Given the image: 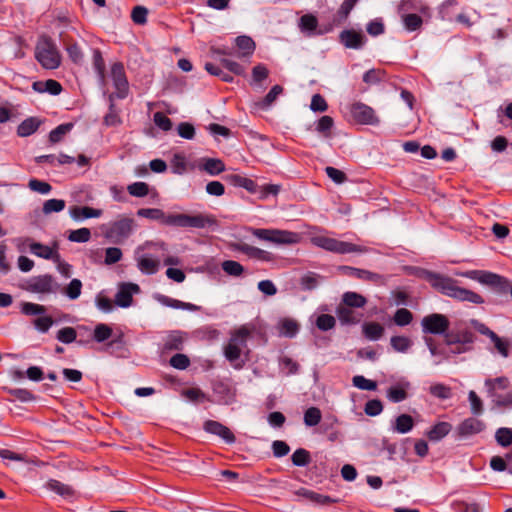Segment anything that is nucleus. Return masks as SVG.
Segmentation results:
<instances>
[{
  "instance_id": "obj_1",
  "label": "nucleus",
  "mask_w": 512,
  "mask_h": 512,
  "mask_svg": "<svg viewBox=\"0 0 512 512\" xmlns=\"http://www.w3.org/2000/svg\"><path fill=\"white\" fill-rule=\"evenodd\" d=\"M423 278L440 293L458 301H467L474 304L484 303V299L478 293L457 286V281L442 274L424 270Z\"/></svg>"
},
{
  "instance_id": "obj_2",
  "label": "nucleus",
  "mask_w": 512,
  "mask_h": 512,
  "mask_svg": "<svg viewBox=\"0 0 512 512\" xmlns=\"http://www.w3.org/2000/svg\"><path fill=\"white\" fill-rule=\"evenodd\" d=\"M253 329L243 325L232 332L228 344L224 347V355L234 368L240 369L244 362L240 360L243 348L247 347V340L252 334Z\"/></svg>"
},
{
  "instance_id": "obj_3",
  "label": "nucleus",
  "mask_w": 512,
  "mask_h": 512,
  "mask_svg": "<svg viewBox=\"0 0 512 512\" xmlns=\"http://www.w3.org/2000/svg\"><path fill=\"white\" fill-rule=\"evenodd\" d=\"M35 58L39 64L48 70L57 69L61 64V54L53 39L41 35L35 46Z\"/></svg>"
},
{
  "instance_id": "obj_4",
  "label": "nucleus",
  "mask_w": 512,
  "mask_h": 512,
  "mask_svg": "<svg viewBox=\"0 0 512 512\" xmlns=\"http://www.w3.org/2000/svg\"><path fill=\"white\" fill-rule=\"evenodd\" d=\"M170 223H172V227L180 228L206 229L218 226V221L215 216L206 213H197L193 215L173 213V218L170 219Z\"/></svg>"
},
{
  "instance_id": "obj_5",
  "label": "nucleus",
  "mask_w": 512,
  "mask_h": 512,
  "mask_svg": "<svg viewBox=\"0 0 512 512\" xmlns=\"http://www.w3.org/2000/svg\"><path fill=\"white\" fill-rule=\"evenodd\" d=\"M311 243L319 248L337 254L366 253L368 251L366 246L356 245L322 235L312 236Z\"/></svg>"
},
{
  "instance_id": "obj_6",
  "label": "nucleus",
  "mask_w": 512,
  "mask_h": 512,
  "mask_svg": "<svg viewBox=\"0 0 512 512\" xmlns=\"http://www.w3.org/2000/svg\"><path fill=\"white\" fill-rule=\"evenodd\" d=\"M24 289L30 293L56 294L61 290V285L50 274H43L29 278Z\"/></svg>"
},
{
  "instance_id": "obj_7",
  "label": "nucleus",
  "mask_w": 512,
  "mask_h": 512,
  "mask_svg": "<svg viewBox=\"0 0 512 512\" xmlns=\"http://www.w3.org/2000/svg\"><path fill=\"white\" fill-rule=\"evenodd\" d=\"M135 221L130 217H121L112 222L104 235L113 243H120L127 239L133 232Z\"/></svg>"
},
{
  "instance_id": "obj_8",
  "label": "nucleus",
  "mask_w": 512,
  "mask_h": 512,
  "mask_svg": "<svg viewBox=\"0 0 512 512\" xmlns=\"http://www.w3.org/2000/svg\"><path fill=\"white\" fill-rule=\"evenodd\" d=\"M253 235L260 240L277 244H294L299 241V234L287 230L278 229H253Z\"/></svg>"
},
{
  "instance_id": "obj_9",
  "label": "nucleus",
  "mask_w": 512,
  "mask_h": 512,
  "mask_svg": "<svg viewBox=\"0 0 512 512\" xmlns=\"http://www.w3.org/2000/svg\"><path fill=\"white\" fill-rule=\"evenodd\" d=\"M422 330L424 333L443 335L449 331L450 321L449 319L440 313H433L425 316L422 321Z\"/></svg>"
},
{
  "instance_id": "obj_10",
  "label": "nucleus",
  "mask_w": 512,
  "mask_h": 512,
  "mask_svg": "<svg viewBox=\"0 0 512 512\" xmlns=\"http://www.w3.org/2000/svg\"><path fill=\"white\" fill-rule=\"evenodd\" d=\"M335 26L336 25L332 21L318 29V19L313 14H305L301 16L298 23L300 31L309 37L331 32Z\"/></svg>"
},
{
  "instance_id": "obj_11",
  "label": "nucleus",
  "mask_w": 512,
  "mask_h": 512,
  "mask_svg": "<svg viewBox=\"0 0 512 512\" xmlns=\"http://www.w3.org/2000/svg\"><path fill=\"white\" fill-rule=\"evenodd\" d=\"M16 241L18 247H20L22 244H27L31 253L40 258L59 262L60 254L58 253L57 249L51 248L39 242H34L31 238H18Z\"/></svg>"
},
{
  "instance_id": "obj_12",
  "label": "nucleus",
  "mask_w": 512,
  "mask_h": 512,
  "mask_svg": "<svg viewBox=\"0 0 512 512\" xmlns=\"http://www.w3.org/2000/svg\"><path fill=\"white\" fill-rule=\"evenodd\" d=\"M351 115L355 122L362 125H378L380 120L374 109L364 103L357 102L351 106Z\"/></svg>"
},
{
  "instance_id": "obj_13",
  "label": "nucleus",
  "mask_w": 512,
  "mask_h": 512,
  "mask_svg": "<svg viewBox=\"0 0 512 512\" xmlns=\"http://www.w3.org/2000/svg\"><path fill=\"white\" fill-rule=\"evenodd\" d=\"M111 78L116 89L115 96L119 99L126 98L129 91V84L124 65L121 62H116L111 66Z\"/></svg>"
},
{
  "instance_id": "obj_14",
  "label": "nucleus",
  "mask_w": 512,
  "mask_h": 512,
  "mask_svg": "<svg viewBox=\"0 0 512 512\" xmlns=\"http://www.w3.org/2000/svg\"><path fill=\"white\" fill-rule=\"evenodd\" d=\"M486 424L477 418L468 417L456 427V434L460 439H465L484 431Z\"/></svg>"
},
{
  "instance_id": "obj_15",
  "label": "nucleus",
  "mask_w": 512,
  "mask_h": 512,
  "mask_svg": "<svg viewBox=\"0 0 512 512\" xmlns=\"http://www.w3.org/2000/svg\"><path fill=\"white\" fill-rule=\"evenodd\" d=\"M152 245V243H146L143 246H139L135 251V259L137 261V266L139 270L144 274H155L159 269V261L157 259L152 258L147 254H142L141 252L148 246Z\"/></svg>"
},
{
  "instance_id": "obj_16",
  "label": "nucleus",
  "mask_w": 512,
  "mask_h": 512,
  "mask_svg": "<svg viewBox=\"0 0 512 512\" xmlns=\"http://www.w3.org/2000/svg\"><path fill=\"white\" fill-rule=\"evenodd\" d=\"M204 431L207 433L216 435L224 440L227 444H233L236 441V437L233 432L222 423L215 420H207L203 425Z\"/></svg>"
},
{
  "instance_id": "obj_17",
  "label": "nucleus",
  "mask_w": 512,
  "mask_h": 512,
  "mask_svg": "<svg viewBox=\"0 0 512 512\" xmlns=\"http://www.w3.org/2000/svg\"><path fill=\"white\" fill-rule=\"evenodd\" d=\"M140 291L137 284L121 283L115 295V304L122 308H127L132 304L133 293Z\"/></svg>"
},
{
  "instance_id": "obj_18",
  "label": "nucleus",
  "mask_w": 512,
  "mask_h": 512,
  "mask_svg": "<svg viewBox=\"0 0 512 512\" xmlns=\"http://www.w3.org/2000/svg\"><path fill=\"white\" fill-rule=\"evenodd\" d=\"M340 42L349 49H361L367 39L365 35L360 31H355L353 29L343 30L339 35Z\"/></svg>"
},
{
  "instance_id": "obj_19",
  "label": "nucleus",
  "mask_w": 512,
  "mask_h": 512,
  "mask_svg": "<svg viewBox=\"0 0 512 512\" xmlns=\"http://www.w3.org/2000/svg\"><path fill=\"white\" fill-rule=\"evenodd\" d=\"M475 335L468 329L458 331H448L444 337L447 345L453 346L455 344L470 345L474 342Z\"/></svg>"
},
{
  "instance_id": "obj_20",
  "label": "nucleus",
  "mask_w": 512,
  "mask_h": 512,
  "mask_svg": "<svg viewBox=\"0 0 512 512\" xmlns=\"http://www.w3.org/2000/svg\"><path fill=\"white\" fill-rule=\"evenodd\" d=\"M187 338V333L174 330L171 331L163 340V351H180L184 347V342Z\"/></svg>"
},
{
  "instance_id": "obj_21",
  "label": "nucleus",
  "mask_w": 512,
  "mask_h": 512,
  "mask_svg": "<svg viewBox=\"0 0 512 512\" xmlns=\"http://www.w3.org/2000/svg\"><path fill=\"white\" fill-rule=\"evenodd\" d=\"M139 217L156 220L166 226H172L170 219L173 218V214H166L159 208H141L137 211Z\"/></svg>"
},
{
  "instance_id": "obj_22",
  "label": "nucleus",
  "mask_w": 512,
  "mask_h": 512,
  "mask_svg": "<svg viewBox=\"0 0 512 512\" xmlns=\"http://www.w3.org/2000/svg\"><path fill=\"white\" fill-rule=\"evenodd\" d=\"M155 299L162 305L174 308V309H182V310H188V311H199L200 306H197L195 304L189 303V302H183L178 299L171 298L169 296L163 295V294H156Z\"/></svg>"
},
{
  "instance_id": "obj_23",
  "label": "nucleus",
  "mask_w": 512,
  "mask_h": 512,
  "mask_svg": "<svg viewBox=\"0 0 512 512\" xmlns=\"http://www.w3.org/2000/svg\"><path fill=\"white\" fill-rule=\"evenodd\" d=\"M237 249L238 251L253 259H257L264 262H270L274 260V256L271 252L262 250L258 247L251 246L246 243L240 244Z\"/></svg>"
},
{
  "instance_id": "obj_24",
  "label": "nucleus",
  "mask_w": 512,
  "mask_h": 512,
  "mask_svg": "<svg viewBox=\"0 0 512 512\" xmlns=\"http://www.w3.org/2000/svg\"><path fill=\"white\" fill-rule=\"evenodd\" d=\"M69 214L75 221H79L83 218H98L103 211L89 206H73L70 207Z\"/></svg>"
},
{
  "instance_id": "obj_25",
  "label": "nucleus",
  "mask_w": 512,
  "mask_h": 512,
  "mask_svg": "<svg viewBox=\"0 0 512 512\" xmlns=\"http://www.w3.org/2000/svg\"><path fill=\"white\" fill-rule=\"evenodd\" d=\"M340 269L343 271L345 275L361 280L376 282L381 278L379 274L373 273L365 269L355 268L351 266H342Z\"/></svg>"
},
{
  "instance_id": "obj_26",
  "label": "nucleus",
  "mask_w": 512,
  "mask_h": 512,
  "mask_svg": "<svg viewBox=\"0 0 512 512\" xmlns=\"http://www.w3.org/2000/svg\"><path fill=\"white\" fill-rule=\"evenodd\" d=\"M226 179L235 187L244 188L253 194L258 193V184L250 178L241 176L239 174H231L228 175Z\"/></svg>"
},
{
  "instance_id": "obj_27",
  "label": "nucleus",
  "mask_w": 512,
  "mask_h": 512,
  "mask_svg": "<svg viewBox=\"0 0 512 512\" xmlns=\"http://www.w3.org/2000/svg\"><path fill=\"white\" fill-rule=\"evenodd\" d=\"M43 121L38 117H29L23 120L17 127V135L20 137H28L35 133Z\"/></svg>"
},
{
  "instance_id": "obj_28",
  "label": "nucleus",
  "mask_w": 512,
  "mask_h": 512,
  "mask_svg": "<svg viewBox=\"0 0 512 512\" xmlns=\"http://www.w3.org/2000/svg\"><path fill=\"white\" fill-rule=\"evenodd\" d=\"M45 486L50 491H53L65 499L72 498L75 495V491L71 486L64 484L56 479H50L47 481Z\"/></svg>"
},
{
  "instance_id": "obj_29",
  "label": "nucleus",
  "mask_w": 512,
  "mask_h": 512,
  "mask_svg": "<svg viewBox=\"0 0 512 512\" xmlns=\"http://www.w3.org/2000/svg\"><path fill=\"white\" fill-rule=\"evenodd\" d=\"M235 44L239 49L238 57L251 56L255 51V42L249 36L242 35L235 38Z\"/></svg>"
},
{
  "instance_id": "obj_30",
  "label": "nucleus",
  "mask_w": 512,
  "mask_h": 512,
  "mask_svg": "<svg viewBox=\"0 0 512 512\" xmlns=\"http://www.w3.org/2000/svg\"><path fill=\"white\" fill-rule=\"evenodd\" d=\"M509 384L508 378L504 376L494 379L488 378L485 380V386L487 388L488 395L491 398L499 395V393L496 392L497 389L506 390L509 387Z\"/></svg>"
},
{
  "instance_id": "obj_31",
  "label": "nucleus",
  "mask_w": 512,
  "mask_h": 512,
  "mask_svg": "<svg viewBox=\"0 0 512 512\" xmlns=\"http://www.w3.org/2000/svg\"><path fill=\"white\" fill-rule=\"evenodd\" d=\"M490 281L491 283H487L488 286L494 288L498 293L506 294L510 293L512 289V282L508 280L507 278L496 274V273H490Z\"/></svg>"
},
{
  "instance_id": "obj_32",
  "label": "nucleus",
  "mask_w": 512,
  "mask_h": 512,
  "mask_svg": "<svg viewBox=\"0 0 512 512\" xmlns=\"http://www.w3.org/2000/svg\"><path fill=\"white\" fill-rule=\"evenodd\" d=\"M452 430V425L448 422H438L426 433L431 441H440Z\"/></svg>"
},
{
  "instance_id": "obj_33",
  "label": "nucleus",
  "mask_w": 512,
  "mask_h": 512,
  "mask_svg": "<svg viewBox=\"0 0 512 512\" xmlns=\"http://www.w3.org/2000/svg\"><path fill=\"white\" fill-rule=\"evenodd\" d=\"M200 168L209 175H218L225 170V164L218 158H203Z\"/></svg>"
},
{
  "instance_id": "obj_34",
  "label": "nucleus",
  "mask_w": 512,
  "mask_h": 512,
  "mask_svg": "<svg viewBox=\"0 0 512 512\" xmlns=\"http://www.w3.org/2000/svg\"><path fill=\"white\" fill-rule=\"evenodd\" d=\"M359 0H344L341 4L340 8L333 16V22L336 26L341 25L346 21L350 12L353 10L354 6Z\"/></svg>"
},
{
  "instance_id": "obj_35",
  "label": "nucleus",
  "mask_w": 512,
  "mask_h": 512,
  "mask_svg": "<svg viewBox=\"0 0 512 512\" xmlns=\"http://www.w3.org/2000/svg\"><path fill=\"white\" fill-rule=\"evenodd\" d=\"M363 335L372 341L380 339L384 334V327L377 322H366L362 326Z\"/></svg>"
},
{
  "instance_id": "obj_36",
  "label": "nucleus",
  "mask_w": 512,
  "mask_h": 512,
  "mask_svg": "<svg viewBox=\"0 0 512 512\" xmlns=\"http://www.w3.org/2000/svg\"><path fill=\"white\" fill-rule=\"evenodd\" d=\"M282 92L283 88L280 85H274L265 97L255 103L256 107L267 110Z\"/></svg>"
},
{
  "instance_id": "obj_37",
  "label": "nucleus",
  "mask_w": 512,
  "mask_h": 512,
  "mask_svg": "<svg viewBox=\"0 0 512 512\" xmlns=\"http://www.w3.org/2000/svg\"><path fill=\"white\" fill-rule=\"evenodd\" d=\"M414 427V420L412 416L408 414H401L398 417H396L393 429L394 431L405 434L410 432Z\"/></svg>"
},
{
  "instance_id": "obj_38",
  "label": "nucleus",
  "mask_w": 512,
  "mask_h": 512,
  "mask_svg": "<svg viewBox=\"0 0 512 512\" xmlns=\"http://www.w3.org/2000/svg\"><path fill=\"white\" fill-rule=\"evenodd\" d=\"M342 302L350 308H362L367 303V300L364 296L356 292H345L342 297Z\"/></svg>"
},
{
  "instance_id": "obj_39",
  "label": "nucleus",
  "mask_w": 512,
  "mask_h": 512,
  "mask_svg": "<svg viewBox=\"0 0 512 512\" xmlns=\"http://www.w3.org/2000/svg\"><path fill=\"white\" fill-rule=\"evenodd\" d=\"M336 313L343 324H357L360 321V318L355 315L354 311L344 304L338 306Z\"/></svg>"
},
{
  "instance_id": "obj_40",
  "label": "nucleus",
  "mask_w": 512,
  "mask_h": 512,
  "mask_svg": "<svg viewBox=\"0 0 512 512\" xmlns=\"http://www.w3.org/2000/svg\"><path fill=\"white\" fill-rule=\"evenodd\" d=\"M74 127L73 123H63L58 125L56 128L50 131L49 141L52 144L59 143L63 140L66 134H68Z\"/></svg>"
},
{
  "instance_id": "obj_41",
  "label": "nucleus",
  "mask_w": 512,
  "mask_h": 512,
  "mask_svg": "<svg viewBox=\"0 0 512 512\" xmlns=\"http://www.w3.org/2000/svg\"><path fill=\"white\" fill-rule=\"evenodd\" d=\"M490 273L491 272L482 270H469L465 272H455V275L476 280L481 284L487 285V283H491Z\"/></svg>"
},
{
  "instance_id": "obj_42",
  "label": "nucleus",
  "mask_w": 512,
  "mask_h": 512,
  "mask_svg": "<svg viewBox=\"0 0 512 512\" xmlns=\"http://www.w3.org/2000/svg\"><path fill=\"white\" fill-rule=\"evenodd\" d=\"M299 331V325L298 323L293 319H283L279 324V332L281 335L285 337L292 338L294 337Z\"/></svg>"
},
{
  "instance_id": "obj_43",
  "label": "nucleus",
  "mask_w": 512,
  "mask_h": 512,
  "mask_svg": "<svg viewBox=\"0 0 512 512\" xmlns=\"http://www.w3.org/2000/svg\"><path fill=\"white\" fill-rule=\"evenodd\" d=\"M82 286L81 280L74 278L64 289L61 288L59 292L66 295L71 300H76L81 295Z\"/></svg>"
},
{
  "instance_id": "obj_44",
  "label": "nucleus",
  "mask_w": 512,
  "mask_h": 512,
  "mask_svg": "<svg viewBox=\"0 0 512 512\" xmlns=\"http://www.w3.org/2000/svg\"><path fill=\"white\" fill-rule=\"evenodd\" d=\"M302 495L312 501L313 503H316L318 505L327 506L332 503H335L337 500L331 498L330 496L323 495L314 491L303 489Z\"/></svg>"
},
{
  "instance_id": "obj_45",
  "label": "nucleus",
  "mask_w": 512,
  "mask_h": 512,
  "mask_svg": "<svg viewBox=\"0 0 512 512\" xmlns=\"http://www.w3.org/2000/svg\"><path fill=\"white\" fill-rule=\"evenodd\" d=\"M333 126V118L331 116L324 115L317 121L316 131L320 133L324 138H330Z\"/></svg>"
},
{
  "instance_id": "obj_46",
  "label": "nucleus",
  "mask_w": 512,
  "mask_h": 512,
  "mask_svg": "<svg viewBox=\"0 0 512 512\" xmlns=\"http://www.w3.org/2000/svg\"><path fill=\"white\" fill-rule=\"evenodd\" d=\"M292 463L298 467H305L311 462L310 452L304 448H298L291 457Z\"/></svg>"
},
{
  "instance_id": "obj_47",
  "label": "nucleus",
  "mask_w": 512,
  "mask_h": 512,
  "mask_svg": "<svg viewBox=\"0 0 512 512\" xmlns=\"http://www.w3.org/2000/svg\"><path fill=\"white\" fill-rule=\"evenodd\" d=\"M386 396L392 403H399L404 401L408 394L405 387L394 385L388 388Z\"/></svg>"
},
{
  "instance_id": "obj_48",
  "label": "nucleus",
  "mask_w": 512,
  "mask_h": 512,
  "mask_svg": "<svg viewBox=\"0 0 512 512\" xmlns=\"http://www.w3.org/2000/svg\"><path fill=\"white\" fill-rule=\"evenodd\" d=\"M8 394L20 402H31L37 399L31 391L23 388H10L7 390Z\"/></svg>"
},
{
  "instance_id": "obj_49",
  "label": "nucleus",
  "mask_w": 512,
  "mask_h": 512,
  "mask_svg": "<svg viewBox=\"0 0 512 512\" xmlns=\"http://www.w3.org/2000/svg\"><path fill=\"white\" fill-rule=\"evenodd\" d=\"M321 279H323L322 276L314 272H308L301 277L300 285L303 290H313L318 286Z\"/></svg>"
},
{
  "instance_id": "obj_50",
  "label": "nucleus",
  "mask_w": 512,
  "mask_h": 512,
  "mask_svg": "<svg viewBox=\"0 0 512 512\" xmlns=\"http://www.w3.org/2000/svg\"><path fill=\"white\" fill-rule=\"evenodd\" d=\"M110 105L109 112L104 117V124L106 126H118L122 123L121 118L115 108V104L113 103V95L109 97Z\"/></svg>"
},
{
  "instance_id": "obj_51",
  "label": "nucleus",
  "mask_w": 512,
  "mask_h": 512,
  "mask_svg": "<svg viewBox=\"0 0 512 512\" xmlns=\"http://www.w3.org/2000/svg\"><path fill=\"white\" fill-rule=\"evenodd\" d=\"M402 21L406 30L412 32L418 30L423 23L422 18L414 13L405 14L402 16Z\"/></svg>"
},
{
  "instance_id": "obj_52",
  "label": "nucleus",
  "mask_w": 512,
  "mask_h": 512,
  "mask_svg": "<svg viewBox=\"0 0 512 512\" xmlns=\"http://www.w3.org/2000/svg\"><path fill=\"white\" fill-rule=\"evenodd\" d=\"M322 413L317 407H310L304 412V423L308 427L316 426L320 423Z\"/></svg>"
},
{
  "instance_id": "obj_53",
  "label": "nucleus",
  "mask_w": 512,
  "mask_h": 512,
  "mask_svg": "<svg viewBox=\"0 0 512 512\" xmlns=\"http://www.w3.org/2000/svg\"><path fill=\"white\" fill-rule=\"evenodd\" d=\"M429 392L432 396L441 400L449 399L452 396L451 388L442 383H436L431 385L429 388Z\"/></svg>"
},
{
  "instance_id": "obj_54",
  "label": "nucleus",
  "mask_w": 512,
  "mask_h": 512,
  "mask_svg": "<svg viewBox=\"0 0 512 512\" xmlns=\"http://www.w3.org/2000/svg\"><path fill=\"white\" fill-rule=\"evenodd\" d=\"M495 440L502 447L512 444V428L501 427L495 432Z\"/></svg>"
},
{
  "instance_id": "obj_55",
  "label": "nucleus",
  "mask_w": 512,
  "mask_h": 512,
  "mask_svg": "<svg viewBox=\"0 0 512 512\" xmlns=\"http://www.w3.org/2000/svg\"><path fill=\"white\" fill-rule=\"evenodd\" d=\"M91 238V231L89 228H79L71 230L68 235V240L76 243H86Z\"/></svg>"
},
{
  "instance_id": "obj_56",
  "label": "nucleus",
  "mask_w": 512,
  "mask_h": 512,
  "mask_svg": "<svg viewBox=\"0 0 512 512\" xmlns=\"http://www.w3.org/2000/svg\"><path fill=\"white\" fill-rule=\"evenodd\" d=\"M386 77V73L383 70L380 69H370L363 75V81L366 84L374 85L378 84L381 81H384Z\"/></svg>"
},
{
  "instance_id": "obj_57",
  "label": "nucleus",
  "mask_w": 512,
  "mask_h": 512,
  "mask_svg": "<svg viewBox=\"0 0 512 512\" xmlns=\"http://www.w3.org/2000/svg\"><path fill=\"white\" fill-rule=\"evenodd\" d=\"M112 332V329L107 324L100 323L94 329L93 339L98 343H102L112 336Z\"/></svg>"
},
{
  "instance_id": "obj_58",
  "label": "nucleus",
  "mask_w": 512,
  "mask_h": 512,
  "mask_svg": "<svg viewBox=\"0 0 512 512\" xmlns=\"http://www.w3.org/2000/svg\"><path fill=\"white\" fill-rule=\"evenodd\" d=\"M390 344L397 352H406L412 345V341L406 336L391 337Z\"/></svg>"
},
{
  "instance_id": "obj_59",
  "label": "nucleus",
  "mask_w": 512,
  "mask_h": 512,
  "mask_svg": "<svg viewBox=\"0 0 512 512\" xmlns=\"http://www.w3.org/2000/svg\"><path fill=\"white\" fill-rule=\"evenodd\" d=\"M221 266L222 270L230 276L238 277L244 272V267L239 262L234 260H226L222 262Z\"/></svg>"
},
{
  "instance_id": "obj_60",
  "label": "nucleus",
  "mask_w": 512,
  "mask_h": 512,
  "mask_svg": "<svg viewBox=\"0 0 512 512\" xmlns=\"http://www.w3.org/2000/svg\"><path fill=\"white\" fill-rule=\"evenodd\" d=\"M171 170L174 174L182 175L187 171V161L184 155L175 154L171 160Z\"/></svg>"
},
{
  "instance_id": "obj_61",
  "label": "nucleus",
  "mask_w": 512,
  "mask_h": 512,
  "mask_svg": "<svg viewBox=\"0 0 512 512\" xmlns=\"http://www.w3.org/2000/svg\"><path fill=\"white\" fill-rule=\"evenodd\" d=\"M65 201L62 199H49L46 200L43 204V213L48 215L53 212H60L65 208Z\"/></svg>"
},
{
  "instance_id": "obj_62",
  "label": "nucleus",
  "mask_w": 512,
  "mask_h": 512,
  "mask_svg": "<svg viewBox=\"0 0 512 512\" xmlns=\"http://www.w3.org/2000/svg\"><path fill=\"white\" fill-rule=\"evenodd\" d=\"M127 191L133 197H145L149 193V185L145 182H134L128 185Z\"/></svg>"
},
{
  "instance_id": "obj_63",
  "label": "nucleus",
  "mask_w": 512,
  "mask_h": 512,
  "mask_svg": "<svg viewBox=\"0 0 512 512\" xmlns=\"http://www.w3.org/2000/svg\"><path fill=\"white\" fill-rule=\"evenodd\" d=\"M393 320L398 326H406L412 322L413 314L406 308H400L395 312Z\"/></svg>"
},
{
  "instance_id": "obj_64",
  "label": "nucleus",
  "mask_w": 512,
  "mask_h": 512,
  "mask_svg": "<svg viewBox=\"0 0 512 512\" xmlns=\"http://www.w3.org/2000/svg\"><path fill=\"white\" fill-rule=\"evenodd\" d=\"M352 383L355 387L361 390L374 391L377 388V383L375 381L366 379L362 375L354 376Z\"/></svg>"
}]
</instances>
